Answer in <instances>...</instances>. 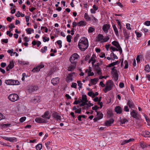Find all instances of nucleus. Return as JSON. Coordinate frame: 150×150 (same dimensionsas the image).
<instances>
[{
	"instance_id": "1",
	"label": "nucleus",
	"mask_w": 150,
	"mask_h": 150,
	"mask_svg": "<svg viewBox=\"0 0 150 150\" xmlns=\"http://www.w3.org/2000/svg\"><path fill=\"white\" fill-rule=\"evenodd\" d=\"M79 49L83 51L86 50L88 46V39L85 37H83L79 40L78 44Z\"/></svg>"
},
{
	"instance_id": "2",
	"label": "nucleus",
	"mask_w": 150,
	"mask_h": 150,
	"mask_svg": "<svg viewBox=\"0 0 150 150\" xmlns=\"http://www.w3.org/2000/svg\"><path fill=\"white\" fill-rule=\"evenodd\" d=\"M79 57V56L76 53L74 54L69 58V60L71 63L76 64L77 59Z\"/></svg>"
},
{
	"instance_id": "3",
	"label": "nucleus",
	"mask_w": 150,
	"mask_h": 150,
	"mask_svg": "<svg viewBox=\"0 0 150 150\" xmlns=\"http://www.w3.org/2000/svg\"><path fill=\"white\" fill-rule=\"evenodd\" d=\"M5 83L7 85H18L19 84V82L18 80L13 79L6 80Z\"/></svg>"
},
{
	"instance_id": "4",
	"label": "nucleus",
	"mask_w": 150,
	"mask_h": 150,
	"mask_svg": "<svg viewBox=\"0 0 150 150\" xmlns=\"http://www.w3.org/2000/svg\"><path fill=\"white\" fill-rule=\"evenodd\" d=\"M8 98L11 101L15 102L19 99V97L16 94L13 93L10 94L8 97Z\"/></svg>"
},
{
	"instance_id": "5",
	"label": "nucleus",
	"mask_w": 150,
	"mask_h": 150,
	"mask_svg": "<svg viewBox=\"0 0 150 150\" xmlns=\"http://www.w3.org/2000/svg\"><path fill=\"white\" fill-rule=\"evenodd\" d=\"M52 116L53 119L58 121L61 120V116L59 115V113L56 112H54L52 114Z\"/></svg>"
},
{
	"instance_id": "6",
	"label": "nucleus",
	"mask_w": 150,
	"mask_h": 150,
	"mask_svg": "<svg viewBox=\"0 0 150 150\" xmlns=\"http://www.w3.org/2000/svg\"><path fill=\"white\" fill-rule=\"evenodd\" d=\"M44 67V65L41 63L38 66L34 68L32 70V71L34 72H38L41 69L43 68Z\"/></svg>"
},
{
	"instance_id": "7",
	"label": "nucleus",
	"mask_w": 150,
	"mask_h": 150,
	"mask_svg": "<svg viewBox=\"0 0 150 150\" xmlns=\"http://www.w3.org/2000/svg\"><path fill=\"white\" fill-rule=\"evenodd\" d=\"M38 88V86H30L28 89V91L29 92L31 93L37 90Z\"/></svg>"
},
{
	"instance_id": "8",
	"label": "nucleus",
	"mask_w": 150,
	"mask_h": 150,
	"mask_svg": "<svg viewBox=\"0 0 150 150\" xmlns=\"http://www.w3.org/2000/svg\"><path fill=\"white\" fill-rule=\"evenodd\" d=\"M123 33L125 38V39L126 40H128L129 38V32L128 30L126 29H123Z\"/></svg>"
},
{
	"instance_id": "9",
	"label": "nucleus",
	"mask_w": 150,
	"mask_h": 150,
	"mask_svg": "<svg viewBox=\"0 0 150 150\" xmlns=\"http://www.w3.org/2000/svg\"><path fill=\"white\" fill-rule=\"evenodd\" d=\"M131 115L133 118L137 119H138V114L137 112L136 111L133 110H132V111H131Z\"/></svg>"
},
{
	"instance_id": "10",
	"label": "nucleus",
	"mask_w": 150,
	"mask_h": 150,
	"mask_svg": "<svg viewBox=\"0 0 150 150\" xmlns=\"http://www.w3.org/2000/svg\"><path fill=\"white\" fill-rule=\"evenodd\" d=\"M75 74L74 72L71 73L69 74L68 76L67 77L66 79V80L67 83L69 82L70 81L73 80L72 76L73 74Z\"/></svg>"
},
{
	"instance_id": "11",
	"label": "nucleus",
	"mask_w": 150,
	"mask_h": 150,
	"mask_svg": "<svg viewBox=\"0 0 150 150\" xmlns=\"http://www.w3.org/2000/svg\"><path fill=\"white\" fill-rule=\"evenodd\" d=\"M59 82V79L58 77L53 78L51 81V82L54 86H55Z\"/></svg>"
},
{
	"instance_id": "12",
	"label": "nucleus",
	"mask_w": 150,
	"mask_h": 150,
	"mask_svg": "<svg viewBox=\"0 0 150 150\" xmlns=\"http://www.w3.org/2000/svg\"><path fill=\"white\" fill-rule=\"evenodd\" d=\"M115 111L117 114H120L122 112V109L121 107L119 106L115 107L114 109Z\"/></svg>"
},
{
	"instance_id": "13",
	"label": "nucleus",
	"mask_w": 150,
	"mask_h": 150,
	"mask_svg": "<svg viewBox=\"0 0 150 150\" xmlns=\"http://www.w3.org/2000/svg\"><path fill=\"white\" fill-rule=\"evenodd\" d=\"M114 120L113 119L111 118L109 120H106L105 122V125L107 126H110L111 124H112Z\"/></svg>"
},
{
	"instance_id": "14",
	"label": "nucleus",
	"mask_w": 150,
	"mask_h": 150,
	"mask_svg": "<svg viewBox=\"0 0 150 150\" xmlns=\"http://www.w3.org/2000/svg\"><path fill=\"white\" fill-rule=\"evenodd\" d=\"M35 121L38 123H45L47 121L40 117H37L35 119Z\"/></svg>"
},
{
	"instance_id": "15",
	"label": "nucleus",
	"mask_w": 150,
	"mask_h": 150,
	"mask_svg": "<svg viewBox=\"0 0 150 150\" xmlns=\"http://www.w3.org/2000/svg\"><path fill=\"white\" fill-rule=\"evenodd\" d=\"M42 117L43 118H45L47 119H49L50 118V115L49 111H46L44 114L42 115Z\"/></svg>"
},
{
	"instance_id": "16",
	"label": "nucleus",
	"mask_w": 150,
	"mask_h": 150,
	"mask_svg": "<svg viewBox=\"0 0 150 150\" xmlns=\"http://www.w3.org/2000/svg\"><path fill=\"white\" fill-rule=\"evenodd\" d=\"M40 97L38 96H36L33 98L32 100V102H33L35 103H39L40 102Z\"/></svg>"
},
{
	"instance_id": "17",
	"label": "nucleus",
	"mask_w": 150,
	"mask_h": 150,
	"mask_svg": "<svg viewBox=\"0 0 150 150\" xmlns=\"http://www.w3.org/2000/svg\"><path fill=\"white\" fill-rule=\"evenodd\" d=\"M127 105L129 106L130 108H132L134 107V104L131 100H129L128 101Z\"/></svg>"
},
{
	"instance_id": "18",
	"label": "nucleus",
	"mask_w": 150,
	"mask_h": 150,
	"mask_svg": "<svg viewBox=\"0 0 150 150\" xmlns=\"http://www.w3.org/2000/svg\"><path fill=\"white\" fill-rule=\"evenodd\" d=\"M110 28V26L109 25L107 24H105L103 27V31L107 33L108 32V29Z\"/></svg>"
},
{
	"instance_id": "19",
	"label": "nucleus",
	"mask_w": 150,
	"mask_h": 150,
	"mask_svg": "<svg viewBox=\"0 0 150 150\" xmlns=\"http://www.w3.org/2000/svg\"><path fill=\"white\" fill-rule=\"evenodd\" d=\"M112 76L114 77L115 81H117L118 79V75L117 71H115L114 72L112 73Z\"/></svg>"
},
{
	"instance_id": "20",
	"label": "nucleus",
	"mask_w": 150,
	"mask_h": 150,
	"mask_svg": "<svg viewBox=\"0 0 150 150\" xmlns=\"http://www.w3.org/2000/svg\"><path fill=\"white\" fill-rule=\"evenodd\" d=\"M142 135L145 137H150V132L146 131L143 132Z\"/></svg>"
},
{
	"instance_id": "21",
	"label": "nucleus",
	"mask_w": 150,
	"mask_h": 150,
	"mask_svg": "<svg viewBox=\"0 0 150 150\" xmlns=\"http://www.w3.org/2000/svg\"><path fill=\"white\" fill-rule=\"evenodd\" d=\"M107 117L108 118L111 117L113 116L114 114L112 110H108L107 112Z\"/></svg>"
},
{
	"instance_id": "22",
	"label": "nucleus",
	"mask_w": 150,
	"mask_h": 150,
	"mask_svg": "<svg viewBox=\"0 0 150 150\" xmlns=\"http://www.w3.org/2000/svg\"><path fill=\"white\" fill-rule=\"evenodd\" d=\"M134 140V139L132 138H130L128 140H125L121 143V145H123L126 143L133 141Z\"/></svg>"
},
{
	"instance_id": "23",
	"label": "nucleus",
	"mask_w": 150,
	"mask_h": 150,
	"mask_svg": "<svg viewBox=\"0 0 150 150\" xmlns=\"http://www.w3.org/2000/svg\"><path fill=\"white\" fill-rule=\"evenodd\" d=\"M76 64H72L70 67H68V70L69 71H72L76 68Z\"/></svg>"
},
{
	"instance_id": "24",
	"label": "nucleus",
	"mask_w": 150,
	"mask_h": 150,
	"mask_svg": "<svg viewBox=\"0 0 150 150\" xmlns=\"http://www.w3.org/2000/svg\"><path fill=\"white\" fill-rule=\"evenodd\" d=\"M86 22L83 21H80L77 23L78 26H84L86 25Z\"/></svg>"
},
{
	"instance_id": "25",
	"label": "nucleus",
	"mask_w": 150,
	"mask_h": 150,
	"mask_svg": "<svg viewBox=\"0 0 150 150\" xmlns=\"http://www.w3.org/2000/svg\"><path fill=\"white\" fill-rule=\"evenodd\" d=\"M114 84L113 82L111 80H109L107 81L106 83V85L112 88Z\"/></svg>"
},
{
	"instance_id": "26",
	"label": "nucleus",
	"mask_w": 150,
	"mask_h": 150,
	"mask_svg": "<svg viewBox=\"0 0 150 150\" xmlns=\"http://www.w3.org/2000/svg\"><path fill=\"white\" fill-rule=\"evenodd\" d=\"M112 27L116 35L118 37L119 36V34L118 30L115 24L112 25Z\"/></svg>"
},
{
	"instance_id": "27",
	"label": "nucleus",
	"mask_w": 150,
	"mask_h": 150,
	"mask_svg": "<svg viewBox=\"0 0 150 150\" xmlns=\"http://www.w3.org/2000/svg\"><path fill=\"white\" fill-rule=\"evenodd\" d=\"M56 70V69L54 67H52L51 69L49 72L48 73V76H50L52 74H54V73Z\"/></svg>"
},
{
	"instance_id": "28",
	"label": "nucleus",
	"mask_w": 150,
	"mask_h": 150,
	"mask_svg": "<svg viewBox=\"0 0 150 150\" xmlns=\"http://www.w3.org/2000/svg\"><path fill=\"white\" fill-rule=\"evenodd\" d=\"M112 44L116 47L117 48L120 47L118 42L116 41H114L112 42Z\"/></svg>"
},
{
	"instance_id": "29",
	"label": "nucleus",
	"mask_w": 150,
	"mask_h": 150,
	"mask_svg": "<svg viewBox=\"0 0 150 150\" xmlns=\"http://www.w3.org/2000/svg\"><path fill=\"white\" fill-rule=\"evenodd\" d=\"M103 36L101 34H99L96 40L97 42H99L103 40Z\"/></svg>"
},
{
	"instance_id": "30",
	"label": "nucleus",
	"mask_w": 150,
	"mask_h": 150,
	"mask_svg": "<svg viewBox=\"0 0 150 150\" xmlns=\"http://www.w3.org/2000/svg\"><path fill=\"white\" fill-rule=\"evenodd\" d=\"M119 64V62L118 61H117L115 62H113L112 63L109 64L107 66L108 67H113L115 65Z\"/></svg>"
},
{
	"instance_id": "31",
	"label": "nucleus",
	"mask_w": 150,
	"mask_h": 150,
	"mask_svg": "<svg viewBox=\"0 0 150 150\" xmlns=\"http://www.w3.org/2000/svg\"><path fill=\"white\" fill-rule=\"evenodd\" d=\"M98 78H95L93 79H91V81L92 84H96L98 82Z\"/></svg>"
},
{
	"instance_id": "32",
	"label": "nucleus",
	"mask_w": 150,
	"mask_h": 150,
	"mask_svg": "<svg viewBox=\"0 0 150 150\" xmlns=\"http://www.w3.org/2000/svg\"><path fill=\"white\" fill-rule=\"evenodd\" d=\"M97 117L99 119V120L103 118V114L100 111L97 112Z\"/></svg>"
},
{
	"instance_id": "33",
	"label": "nucleus",
	"mask_w": 150,
	"mask_h": 150,
	"mask_svg": "<svg viewBox=\"0 0 150 150\" xmlns=\"http://www.w3.org/2000/svg\"><path fill=\"white\" fill-rule=\"evenodd\" d=\"M120 122L121 123V124H124L125 123L128 122V120L126 119L125 118H122L121 117H120Z\"/></svg>"
},
{
	"instance_id": "34",
	"label": "nucleus",
	"mask_w": 150,
	"mask_h": 150,
	"mask_svg": "<svg viewBox=\"0 0 150 150\" xmlns=\"http://www.w3.org/2000/svg\"><path fill=\"white\" fill-rule=\"evenodd\" d=\"M111 89L112 88H110V86L109 87L108 86H106L105 88L103 90V91L105 93H106L107 91H110Z\"/></svg>"
},
{
	"instance_id": "35",
	"label": "nucleus",
	"mask_w": 150,
	"mask_h": 150,
	"mask_svg": "<svg viewBox=\"0 0 150 150\" xmlns=\"http://www.w3.org/2000/svg\"><path fill=\"white\" fill-rule=\"evenodd\" d=\"M11 69H12L14 66V62L13 61L10 62L8 66Z\"/></svg>"
},
{
	"instance_id": "36",
	"label": "nucleus",
	"mask_w": 150,
	"mask_h": 150,
	"mask_svg": "<svg viewBox=\"0 0 150 150\" xmlns=\"http://www.w3.org/2000/svg\"><path fill=\"white\" fill-rule=\"evenodd\" d=\"M144 70L147 72L150 71V67L149 64H147L145 67Z\"/></svg>"
},
{
	"instance_id": "37",
	"label": "nucleus",
	"mask_w": 150,
	"mask_h": 150,
	"mask_svg": "<svg viewBox=\"0 0 150 150\" xmlns=\"http://www.w3.org/2000/svg\"><path fill=\"white\" fill-rule=\"evenodd\" d=\"M80 37L79 35V34H77L74 35V42H76L79 38Z\"/></svg>"
},
{
	"instance_id": "38",
	"label": "nucleus",
	"mask_w": 150,
	"mask_h": 150,
	"mask_svg": "<svg viewBox=\"0 0 150 150\" xmlns=\"http://www.w3.org/2000/svg\"><path fill=\"white\" fill-rule=\"evenodd\" d=\"M42 145L41 144H38L36 146L37 150H40L42 149Z\"/></svg>"
},
{
	"instance_id": "39",
	"label": "nucleus",
	"mask_w": 150,
	"mask_h": 150,
	"mask_svg": "<svg viewBox=\"0 0 150 150\" xmlns=\"http://www.w3.org/2000/svg\"><path fill=\"white\" fill-rule=\"evenodd\" d=\"M72 37L70 35H68L67 37V42H70L71 41V39Z\"/></svg>"
},
{
	"instance_id": "40",
	"label": "nucleus",
	"mask_w": 150,
	"mask_h": 150,
	"mask_svg": "<svg viewBox=\"0 0 150 150\" xmlns=\"http://www.w3.org/2000/svg\"><path fill=\"white\" fill-rule=\"evenodd\" d=\"M82 100L84 101V102H88V100L87 99L86 96V95H83L82 96Z\"/></svg>"
},
{
	"instance_id": "41",
	"label": "nucleus",
	"mask_w": 150,
	"mask_h": 150,
	"mask_svg": "<svg viewBox=\"0 0 150 150\" xmlns=\"http://www.w3.org/2000/svg\"><path fill=\"white\" fill-rule=\"evenodd\" d=\"M95 28L92 27H89L88 31L89 33H91L95 31Z\"/></svg>"
},
{
	"instance_id": "42",
	"label": "nucleus",
	"mask_w": 150,
	"mask_h": 150,
	"mask_svg": "<svg viewBox=\"0 0 150 150\" xmlns=\"http://www.w3.org/2000/svg\"><path fill=\"white\" fill-rule=\"evenodd\" d=\"M124 63L125 64V66L124 67V69H127L128 68V64L127 61V60H125Z\"/></svg>"
},
{
	"instance_id": "43",
	"label": "nucleus",
	"mask_w": 150,
	"mask_h": 150,
	"mask_svg": "<svg viewBox=\"0 0 150 150\" xmlns=\"http://www.w3.org/2000/svg\"><path fill=\"white\" fill-rule=\"evenodd\" d=\"M74 112L76 113L81 114V108H79L77 109L76 110H75Z\"/></svg>"
},
{
	"instance_id": "44",
	"label": "nucleus",
	"mask_w": 150,
	"mask_h": 150,
	"mask_svg": "<svg viewBox=\"0 0 150 150\" xmlns=\"http://www.w3.org/2000/svg\"><path fill=\"white\" fill-rule=\"evenodd\" d=\"M16 138L15 137H10L8 138V141L10 142H13L14 141L16 140Z\"/></svg>"
},
{
	"instance_id": "45",
	"label": "nucleus",
	"mask_w": 150,
	"mask_h": 150,
	"mask_svg": "<svg viewBox=\"0 0 150 150\" xmlns=\"http://www.w3.org/2000/svg\"><path fill=\"white\" fill-rule=\"evenodd\" d=\"M96 57V55L93 54V55L91 57L89 61V63H90L92 61H93V60H94V59H95V58Z\"/></svg>"
},
{
	"instance_id": "46",
	"label": "nucleus",
	"mask_w": 150,
	"mask_h": 150,
	"mask_svg": "<svg viewBox=\"0 0 150 150\" xmlns=\"http://www.w3.org/2000/svg\"><path fill=\"white\" fill-rule=\"evenodd\" d=\"M26 119L25 117H21L19 120L20 122H22L24 121Z\"/></svg>"
},
{
	"instance_id": "47",
	"label": "nucleus",
	"mask_w": 150,
	"mask_h": 150,
	"mask_svg": "<svg viewBox=\"0 0 150 150\" xmlns=\"http://www.w3.org/2000/svg\"><path fill=\"white\" fill-rule=\"evenodd\" d=\"M57 44H58V45H59V47L60 48H61L62 46V41L60 40H58L57 41Z\"/></svg>"
},
{
	"instance_id": "48",
	"label": "nucleus",
	"mask_w": 150,
	"mask_h": 150,
	"mask_svg": "<svg viewBox=\"0 0 150 150\" xmlns=\"http://www.w3.org/2000/svg\"><path fill=\"white\" fill-rule=\"evenodd\" d=\"M50 143L51 142L50 141H48L46 142L45 143V145L46 146V147L47 149H49L50 148V147L49 146V145L50 144Z\"/></svg>"
},
{
	"instance_id": "49",
	"label": "nucleus",
	"mask_w": 150,
	"mask_h": 150,
	"mask_svg": "<svg viewBox=\"0 0 150 150\" xmlns=\"http://www.w3.org/2000/svg\"><path fill=\"white\" fill-rule=\"evenodd\" d=\"M77 83H78V85L79 87L80 88H82V83L80 81H77Z\"/></svg>"
},
{
	"instance_id": "50",
	"label": "nucleus",
	"mask_w": 150,
	"mask_h": 150,
	"mask_svg": "<svg viewBox=\"0 0 150 150\" xmlns=\"http://www.w3.org/2000/svg\"><path fill=\"white\" fill-rule=\"evenodd\" d=\"M93 69L95 70L96 71L100 69V68L99 67L96 66V65H94V66H93Z\"/></svg>"
},
{
	"instance_id": "51",
	"label": "nucleus",
	"mask_w": 150,
	"mask_h": 150,
	"mask_svg": "<svg viewBox=\"0 0 150 150\" xmlns=\"http://www.w3.org/2000/svg\"><path fill=\"white\" fill-rule=\"evenodd\" d=\"M110 49L112 50L113 51H118V50H117V48H116L113 46H111L110 47Z\"/></svg>"
},
{
	"instance_id": "52",
	"label": "nucleus",
	"mask_w": 150,
	"mask_h": 150,
	"mask_svg": "<svg viewBox=\"0 0 150 150\" xmlns=\"http://www.w3.org/2000/svg\"><path fill=\"white\" fill-rule=\"evenodd\" d=\"M88 104L87 103V102H82L81 103L79 104V105L80 106H84L85 105H88Z\"/></svg>"
},
{
	"instance_id": "53",
	"label": "nucleus",
	"mask_w": 150,
	"mask_h": 150,
	"mask_svg": "<svg viewBox=\"0 0 150 150\" xmlns=\"http://www.w3.org/2000/svg\"><path fill=\"white\" fill-rule=\"evenodd\" d=\"M77 84L75 83H72V85L71 86V87L72 88H76Z\"/></svg>"
},
{
	"instance_id": "54",
	"label": "nucleus",
	"mask_w": 150,
	"mask_h": 150,
	"mask_svg": "<svg viewBox=\"0 0 150 150\" xmlns=\"http://www.w3.org/2000/svg\"><path fill=\"white\" fill-rule=\"evenodd\" d=\"M44 49H41V52L42 53H43L45 52H46L47 50V46H45L44 47Z\"/></svg>"
},
{
	"instance_id": "55",
	"label": "nucleus",
	"mask_w": 150,
	"mask_h": 150,
	"mask_svg": "<svg viewBox=\"0 0 150 150\" xmlns=\"http://www.w3.org/2000/svg\"><path fill=\"white\" fill-rule=\"evenodd\" d=\"M99 108V107L97 105H95L94 107H92V109L93 110H95L96 111V112H97L96 111V110Z\"/></svg>"
},
{
	"instance_id": "56",
	"label": "nucleus",
	"mask_w": 150,
	"mask_h": 150,
	"mask_svg": "<svg viewBox=\"0 0 150 150\" xmlns=\"http://www.w3.org/2000/svg\"><path fill=\"white\" fill-rule=\"evenodd\" d=\"M110 39V38L108 36H106L105 38H103V42H106Z\"/></svg>"
},
{
	"instance_id": "57",
	"label": "nucleus",
	"mask_w": 150,
	"mask_h": 150,
	"mask_svg": "<svg viewBox=\"0 0 150 150\" xmlns=\"http://www.w3.org/2000/svg\"><path fill=\"white\" fill-rule=\"evenodd\" d=\"M97 71V74L100 75H101L102 74V73L101 72V69H99L98 70L96 71Z\"/></svg>"
},
{
	"instance_id": "58",
	"label": "nucleus",
	"mask_w": 150,
	"mask_h": 150,
	"mask_svg": "<svg viewBox=\"0 0 150 150\" xmlns=\"http://www.w3.org/2000/svg\"><path fill=\"white\" fill-rule=\"evenodd\" d=\"M116 21L118 25L120 27V29H121V24L120 23V21H119L118 19H116Z\"/></svg>"
},
{
	"instance_id": "59",
	"label": "nucleus",
	"mask_w": 150,
	"mask_h": 150,
	"mask_svg": "<svg viewBox=\"0 0 150 150\" xmlns=\"http://www.w3.org/2000/svg\"><path fill=\"white\" fill-rule=\"evenodd\" d=\"M46 39H45V37H43V42H45L46 41H49L50 39L49 38L46 37Z\"/></svg>"
},
{
	"instance_id": "60",
	"label": "nucleus",
	"mask_w": 150,
	"mask_h": 150,
	"mask_svg": "<svg viewBox=\"0 0 150 150\" xmlns=\"http://www.w3.org/2000/svg\"><path fill=\"white\" fill-rule=\"evenodd\" d=\"M124 110L126 112H129V109L128 108V106H125Z\"/></svg>"
},
{
	"instance_id": "61",
	"label": "nucleus",
	"mask_w": 150,
	"mask_h": 150,
	"mask_svg": "<svg viewBox=\"0 0 150 150\" xmlns=\"http://www.w3.org/2000/svg\"><path fill=\"white\" fill-rule=\"evenodd\" d=\"M144 24L148 26L150 25V21H145L144 23Z\"/></svg>"
},
{
	"instance_id": "62",
	"label": "nucleus",
	"mask_w": 150,
	"mask_h": 150,
	"mask_svg": "<svg viewBox=\"0 0 150 150\" xmlns=\"http://www.w3.org/2000/svg\"><path fill=\"white\" fill-rule=\"evenodd\" d=\"M105 54L103 52H101L99 55L100 57L101 58H103L105 57Z\"/></svg>"
},
{
	"instance_id": "63",
	"label": "nucleus",
	"mask_w": 150,
	"mask_h": 150,
	"mask_svg": "<svg viewBox=\"0 0 150 150\" xmlns=\"http://www.w3.org/2000/svg\"><path fill=\"white\" fill-rule=\"evenodd\" d=\"M126 28L127 29H129V30H131L132 28L130 27V24L129 23H127L126 25Z\"/></svg>"
},
{
	"instance_id": "64",
	"label": "nucleus",
	"mask_w": 150,
	"mask_h": 150,
	"mask_svg": "<svg viewBox=\"0 0 150 150\" xmlns=\"http://www.w3.org/2000/svg\"><path fill=\"white\" fill-rule=\"evenodd\" d=\"M30 30H31V28H30L26 29V32L28 33V34H31Z\"/></svg>"
}]
</instances>
